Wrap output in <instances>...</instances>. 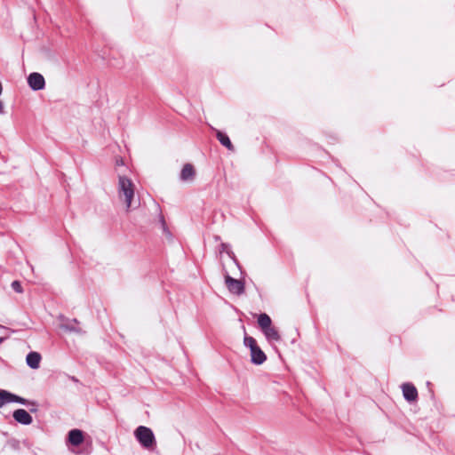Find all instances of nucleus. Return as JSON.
<instances>
[{
	"instance_id": "1",
	"label": "nucleus",
	"mask_w": 455,
	"mask_h": 455,
	"mask_svg": "<svg viewBox=\"0 0 455 455\" xmlns=\"http://www.w3.org/2000/svg\"><path fill=\"white\" fill-rule=\"evenodd\" d=\"M134 192L135 187L133 182L125 176H119L118 196L119 199L125 204L126 211H129L132 207Z\"/></svg>"
},
{
	"instance_id": "2",
	"label": "nucleus",
	"mask_w": 455,
	"mask_h": 455,
	"mask_svg": "<svg viewBox=\"0 0 455 455\" xmlns=\"http://www.w3.org/2000/svg\"><path fill=\"white\" fill-rule=\"evenodd\" d=\"M134 435L139 443L146 449H151L156 445V438L153 431L147 427L140 426L134 431Z\"/></svg>"
},
{
	"instance_id": "3",
	"label": "nucleus",
	"mask_w": 455,
	"mask_h": 455,
	"mask_svg": "<svg viewBox=\"0 0 455 455\" xmlns=\"http://www.w3.org/2000/svg\"><path fill=\"white\" fill-rule=\"evenodd\" d=\"M243 344L250 348L251 362L254 364H261L267 360V355L258 346L257 341L254 338L245 336L243 339Z\"/></svg>"
},
{
	"instance_id": "4",
	"label": "nucleus",
	"mask_w": 455,
	"mask_h": 455,
	"mask_svg": "<svg viewBox=\"0 0 455 455\" xmlns=\"http://www.w3.org/2000/svg\"><path fill=\"white\" fill-rule=\"evenodd\" d=\"M225 283L228 290L235 295H241L244 291V284L241 280L234 279L228 275H225Z\"/></svg>"
},
{
	"instance_id": "5",
	"label": "nucleus",
	"mask_w": 455,
	"mask_h": 455,
	"mask_svg": "<svg viewBox=\"0 0 455 455\" xmlns=\"http://www.w3.org/2000/svg\"><path fill=\"white\" fill-rule=\"evenodd\" d=\"M28 83L31 89L39 91L44 88L45 81L44 76L36 72L31 73L28 77Z\"/></svg>"
},
{
	"instance_id": "6",
	"label": "nucleus",
	"mask_w": 455,
	"mask_h": 455,
	"mask_svg": "<svg viewBox=\"0 0 455 455\" xmlns=\"http://www.w3.org/2000/svg\"><path fill=\"white\" fill-rule=\"evenodd\" d=\"M25 403L26 400L22 397L11 394L5 390H0V407L9 403Z\"/></svg>"
},
{
	"instance_id": "7",
	"label": "nucleus",
	"mask_w": 455,
	"mask_h": 455,
	"mask_svg": "<svg viewBox=\"0 0 455 455\" xmlns=\"http://www.w3.org/2000/svg\"><path fill=\"white\" fill-rule=\"evenodd\" d=\"M403 395L408 402H415L418 399V390L411 383L402 385Z\"/></svg>"
},
{
	"instance_id": "8",
	"label": "nucleus",
	"mask_w": 455,
	"mask_h": 455,
	"mask_svg": "<svg viewBox=\"0 0 455 455\" xmlns=\"http://www.w3.org/2000/svg\"><path fill=\"white\" fill-rule=\"evenodd\" d=\"M13 418L16 421L23 425H29L33 420L31 415L24 409L14 411Z\"/></svg>"
},
{
	"instance_id": "9",
	"label": "nucleus",
	"mask_w": 455,
	"mask_h": 455,
	"mask_svg": "<svg viewBox=\"0 0 455 455\" xmlns=\"http://www.w3.org/2000/svg\"><path fill=\"white\" fill-rule=\"evenodd\" d=\"M196 176L195 167L191 164H186L180 172V179L184 181L193 180Z\"/></svg>"
},
{
	"instance_id": "10",
	"label": "nucleus",
	"mask_w": 455,
	"mask_h": 455,
	"mask_svg": "<svg viewBox=\"0 0 455 455\" xmlns=\"http://www.w3.org/2000/svg\"><path fill=\"white\" fill-rule=\"evenodd\" d=\"M68 441L72 445H80L84 442L83 432L79 429H72L68 433Z\"/></svg>"
},
{
	"instance_id": "11",
	"label": "nucleus",
	"mask_w": 455,
	"mask_h": 455,
	"mask_svg": "<svg viewBox=\"0 0 455 455\" xmlns=\"http://www.w3.org/2000/svg\"><path fill=\"white\" fill-rule=\"evenodd\" d=\"M41 355L37 352H30L26 358L28 365L32 369H38L41 362Z\"/></svg>"
},
{
	"instance_id": "12",
	"label": "nucleus",
	"mask_w": 455,
	"mask_h": 455,
	"mask_svg": "<svg viewBox=\"0 0 455 455\" xmlns=\"http://www.w3.org/2000/svg\"><path fill=\"white\" fill-rule=\"evenodd\" d=\"M217 139L228 150H230V151L235 150L234 145L232 144L231 140H229L228 136L226 133L218 131L217 132Z\"/></svg>"
},
{
	"instance_id": "13",
	"label": "nucleus",
	"mask_w": 455,
	"mask_h": 455,
	"mask_svg": "<svg viewBox=\"0 0 455 455\" xmlns=\"http://www.w3.org/2000/svg\"><path fill=\"white\" fill-rule=\"evenodd\" d=\"M263 333L268 340L278 341L281 339L277 329L273 325L263 331Z\"/></svg>"
},
{
	"instance_id": "14",
	"label": "nucleus",
	"mask_w": 455,
	"mask_h": 455,
	"mask_svg": "<svg viewBox=\"0 0 455 455\" xmlns=\"http://www.w3.org/2000/svg\"><path fill=\"white\" fill-rule=\"evenodd\" d=\"M258 324L263 331L272 325L271 318L265 313L260 314L258 318Z\"/></svg>"
},
{
	"instance_id": "15",
	"label": "nucleus",
	"mask_w": 455,
	"mask_h": 455,
	"mask_svg": "<svg viewBox=\"0 0 455 455\" xmlns=\"http://www.w3.org/2000/svg\"><path fill=\"white\" fill-rule=\"evenodd\" d=\"M12 288L18 293H22L23 289L21 283L19 281H13L12 283Z\"/></svg>"
},
{
	"instance_id": "16",
	"label": "nucleus",
	"mask_w": 455,
	"mask_h": 455,
	"mask_svg": "<svg viewBox=\"0 0 455 455\" xmlns=\"http://www.w3.org/2000/svg\"><path fill=\"white\" fill-rule=\"evenodd\" d=\"M4 111V104L3 102L0 100V114L3 113Z\"/></svg>"
},
{
	"instance_id": "17",
	"label": "nucleus",
	"mask_w": 455,
	"mask_h": 455,
	"mask_svg": "<svg viewBox=\"0 0 455 455\" xmlns=\"http://www.w3.org/2000/svg\"><path fill=\"white\" fill-rule=\"evenodd\" d=\"M4 341V338H0V344Z\"/></svg>"
},
{
	"instance_id": "18",
	"label": "nucleus",
	"mask_w": 455,
	"mask_h": 455,
	"mask_svg": "<svg viewBox=\"0 0 455 455\" xmlns=\"http://www.w3.org/2000/svg\"><path fill=\"white\" fill-rule=\"evenodd\" d=\"M140 205V203H137V204L135 205V208H138Z\"/></svg>"
},
{
	"instance_id": "19",
	"label": "nucleus",
	"mask_w": 455,
	"mask_h": 455,
	"mask_svg": "<svg viewBox=\"0 0 455 455\" xmlns=\"http://www.w3.org/2000/svg\"><path fill=\"white\" fill-rule=\"evenodd\" d=\"M140 205V203H137V204L135 205V208H138Z\"/></svg>"
},
{
	"instance_id": "20",
	"label": "nucleus",
	"mask_w": 455,
	"mask_h": 455,
	"mask_svg": "<svg viewBox=\"0 0 455 455\" xmlns=\"http://www.w3.org/2000/svg\"><path fill=\"white\" fill-rule=\"evenodd\" d=\"M140 205V203H137V204L135 205V208H138Z\"/></svg>"
}]
</instances>
